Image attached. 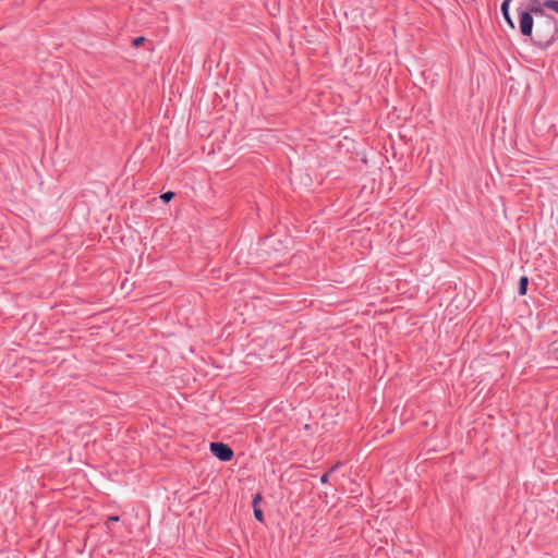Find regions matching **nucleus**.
I'll list each match as a JSON object with an SVG mask.
<instances>
[{
	"instance_id": "obj_1",
	"label": "nucleus",
	"mask_w": 558,
	"mask_h": 558,
	"mask_svg": "<svg viewBox=\"0 0 558 558\" xmlns=\"http://www.w3.org/2000/svg\"><path fill=\"white\" fill-rule=\"evenodd\" d=\"M558 37V24L554 16H542L535 22L531 40L541 48L548 47Z\"/></svg>"
},
{
	"instance_id": "obj_2",
	"label": "nucleus",
	"mask_w": 558,
	"mask_h": 558,
	"mask_svg": "<svg viewBox=\"0 0 558 558\" xmlns=\"http://www.w3.org/2000/svg\"><path fill=\"white\" fill-rule=\"evenodd\" d=\"M519 28L523 36L530 39L532 38L534 17L531 15V12H526L525 10L519 12Z\"/></svg>"
},
{
	"instance_id": "obj_3",
	"label": "nucleus",
	"mask_w": 558,
	"mask_h": 558,
	"mask_svg": "<svg viewBox=\"0 0 558 558\" xmlns=\"http://www.w3.org/2000/svg\"><path fill=\"white\" fill-rule=\"evenodd\" d=\"M210 451L221 461H229L233 457L232 449L222 442H211Z\"/></svg>"
},
{
	"instance_id": "obj_4",
	"label": "nucleus",
	"mask_w": 558,
	"mask_h": 558,
	"mask_svg": "<svg viewBox=\"0 0 558 558\" xmlns=\"http://www.w3.org/2000/svg\"><path fill=\"white\" fill-rule=\"evenodd\" d=\"M545 4L544 1L541 0H527L526 1V12H531V15L537 20L542 16H549V14L545 13Z\"/></svg>"
},
{
	"instance_id": "obj_5",
	"label": "nucleus",
	"mask_w": 558,
	"mask_h": 558,
	"mask_svg": "<svg viewBox=\"0 0 558 558\" xmlns=\"http://www.w3.org/2000/svg\"><path fill=\"white\" fill-rule=\"evenodd\" d=\"M510 2L511 0H504L501 3V13L508 25L513 29L515 26L509 12Z\"/></svg>"
},
{
	"instance_id": "obj_6",
	"label": "nucleus",
	"mask_w": 558,
	"mask_h": 558,
	"mask_svg": "<svg viewBox=\"0 0 558 558\" xmlns=\"http://www.w3.org/2000/svg\"><path fill=\"white\" fill-rule=\"evenodd\" d=\"M527 283H529L527 277L523 276L520 278V282H519V294L520 295H524L526 293Z\"/></svg>"
},
{
	"instance_id": "obj_7",
	"label": "nucleus",
	"mask_w": 558,
	"mask_h": 558,
	"mask_svg": "<svg viewBox=\"0 0 558 558\" xmlns=\"http://www.w3.org/2000/svg\"><path fill=\"white\" fill-rule=\"evenodd\" d=\"M544 4H545L546 9H549V10L558 13V0H545Z\"/></svg>"
},
{
	"instance_id": "obj_8",
	"label": "nucleus",
	"mask_w": 558,
	"mask_h": 558,
	"mask_svg": "<svg viewBox=\"0 0 558 558\" xmlns=\"http://www.w3.org/2000/svg\"><path fill=\"white\" fill-rule=\"evenodd\" d=\"M254 515H255V518H256L259 522H263V520H264V513H263L262 509H259L258 507H255V508H254Z\"/></svg>"
},
{
	"instance_id": "obj_9",
	"label": "nucleus",
	"mask_w": 558,
	"mask_h": 558,
	"mask_svg": "<svg viewBox=\"0 0 558 558\" xmlns=\"http://www.w3.org/2000/svg\"><path fill=\"white\" fill-rule=\"evenodd\" d=\"M173 197H174V193H173V192H166V193H163V194L160 196V198H161L163 202H166V203L170 202Z\"/></svg>"
},
{
	"instance_id": "obj_10",
	"label": "nucleus",
	"mask_w": 558,
	"mask_h": 558,
	"mask_svg": "<svg viewBox=\"0 0 558 558\" xmlns=\"http://www.w3.org/2000/svg\"><path fill=\"white\" fill-rule=\"evenodd\" d=\"M336 468H337V465L332 466V468L330 469V471H329V472L325 473V474L322 476L320 482H322V483H327V482H328V478H329L330 473H332V472L336 470Z\"/></svg>"
},
{
	"instance_id": "obj_11",
	"label": "nucleus",
	"mask_w": 558,
	"mask_h": 558,
	"mask_svg": "<svg viewBox=\"0 0 558 558\" xmlns=\"http://www.w3.org/2000/svg\"><path fill=\"white\" fill-rule=\"evenodd\" d=\"M145 41V37H137V38H134L132 44L134 47H140L143 43Z\"/></svg>"
},
{
	"instance_id": "obj_12",
	"label": "nucleus",
	"mask_w": 558,
	"mask_h": 558,
	"mask_svg": "<svg viewBox=\"0 0 558 558\" xmlns=\"http://www.w3.org/2000/svg\"><path fill=\"white\" fill-rule=\"evenodd\" d=\"M262 500V496L257 494L253 499V507H257L258 502Z\"/></svg>"
},
{
	"instance_id": "obj_13",
	"label": "nucleus",
	"mask_w": 558,
	"mask_h": 558,
	"mask_svg": "<svg viewBox=\"0 0 558 558\" xmlns=\"http://www.w3.org/2000/svg\"><path fill=\"white\" fill-rule=\"evenodd\" d=\"M117 521H119V517H116V515L114 517H110L108 519V522H117Z\"/></svg>"
}]
</instances>
